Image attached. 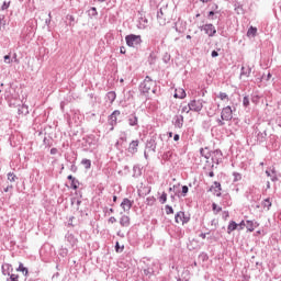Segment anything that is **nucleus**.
I'll list each match as a JSON object with an SVG mask.
<instances>
[{"mask_svg":"<svg viewBox=\"0 0 281 281\" xmlns=\"http://www.w3.org/2000/svg\"><path fill=\"white\" fill-rule=\"evenodd\" d=\"M30 108L26 104L19 105L18 108V115H29Z\"/></svg>","mask_w":281,"mask_h":281,"instance_id":"obj_25","label":"nucleus"},{"mask_svg":"<svg viewBox=\"0 0 281 281\" xmlns=\"http://www.w3.org/2000/svg\"><path fill=\"white\" fill-rule=\"evenodd\" d=\"M190 214H186V212L183 211H179L176 215H175V222L176 223H182V225H188V223H190Z\"/></svg>","mask_w":281,"mask_h":281,"instance_id":"obj_6","label":"nucleus"},{"mask_svg":"<svg viewBox=\"0 0 281 281\" xmlns=\"http://www.w3.org/2000/svg\"><path fill=\"white\" fill-rule=\"evenodd\" d=\"M137 27L138 30H146L148 27V20L146 16L138 18Z\"/></svg>","mask_w":281,"mask_h":281,"instance_id":"obj_19","label":"nucleus"},{"mask_svg":"<svg viewBox=\"0 0 281 281\" xmlns=\"http://www.w3.org/2000/svg\"><path fill=\"white\" fill-rule=\"evenodd\" d=\"M183 122L184 120L182 114H176L171 121L175 128H183Z\"/></svg>","mask_w":281,"mask_h":281,"instance_id":"obj_13","label":"nucleus"},{"mask_svg":"<svg viewBox=\"0 0 281 281\" xmlns=\"http://www.w3.org/2000/svg\"><path fill=\"white\" fill-rule=\"evenodd\" d=\"M188 192H190V188L182 186L181 196H188Z\"/></svg>","mask_w":281,"mask_h":281,"instance_id":"obj_52","label":"nucleus"},{"mask_svg":"<svg viewBox=\"0 0 281 281\" xmlns=\"http://www.w3.org/2000/svg\"><path fill=\"white\" fill-rule=\"evenodd\" d=\"M133 177L135 178V179H137L138 177H142V167H139V165H135L134 167H133Z\"/></svg>","mask_w":281,"mask_h":281,"instance_id":"obj_33","label":"nucleus"},{"mask_svg":"<svg viewBox=\"0 0 281 281\" xmlns=\"http://www.w3.org/2000/svg\"><path fill=\"white\" fill-rule=\"evenodd\" d=\"M213 151L209 149V151L204 153V159H210V157H212Z\"/></svg>","mask_w":281,"mask_h":281,"instance_id":"obj_62","label":"nucleus"},{"mask_svg":"<svg viewBox=\"0 0 281 281\" xmlns=\"http://www.w3.org/2000/svg\"><path fill=\"white\" fill-rule=\"evenodd\" d=\"M8 177V181H10V183H14V181H16V179H19V177H16V175H14V172H9L7 175Z\"/></svg>","mask_w":281,"mask_h":281,"instance_id":"obj_39","label":"nucleus"},{"mask_svg":"<svg viewBox=\"0 0 281 281\" xmlns=\"http://www.w3.org/2000/svg\"><path fill=\"white\" fill-rule=\"evenodd\" d=\"M157 19L159 25H166V19H164V8H160L157 12Z\"/></svg>","mask_w":281,"mask_h":281,"instance_id":"obj_27","label":"nucleus"},{"mask_svg":"<svg viewBox=\"0 0 281 281\" xmlns=\"http://www.w3.org/2000/svg\"><path fill=\"white\" fill-rule=\"evenodd\" d=\"M186 90L183 88H178L176 89V92L173 94V98H178L179 100H183L186 99Z\"/></svg>","mask_w":281,"mask_h":281,"instance_id":"obj_23","label":"nucleus"},{"mask_svg":"<svg viewBox=\"0 0 281 281\" xmlns=\"http://www.w3.org/2000/svg\"><path fill=\"white\" fill-rule=\"evenodd\" d=\"M120 225H121V227H130L131 217H128L127 215H122L120 218Z\"/></svg>","mask_w":281,"mask_h":281,"instance_id":"obj_24","label":"nucleus"},{"mask_svg":"<svg viewBox=\"0 0 281 281\" xmlns=\"http://www.w3.org/2000/svg\"><path fill=\"white\" fill-rule=\"evenodd\" d=\"M31 276L27 281H38V272H34V274Z\"/></svg>","mask_w":281,"mask_h":281,"instance_id":"obj_53","label":"nucleus"},{"mask_svg":"<svg viewBox=\"0 0 281 281\" xmlns=\"http://www.w3.org/2000/svg\"><path fill=\"white\" fill-rule=\"evenodd\" d=\"M126 139H127L126 132L121 133L120 142H126Z\"/></svg>","mask_w":281,"mask_h":281,"instance_id":"obj_60","label":"nucleus"},{"mask_svg":"<svg viewBox=\"0 0 281 281\" xmlns=\"http://www.w3.org/2000/svg\"><path fill=\"white\" fill-rule=\"evenodd\" d=\"M116 98H117V94L115 93V91H110L105 94V100H109L110 104H113Z\"/></svg>","mask_w":281,"mask_h":281,"instance_id":"obj_29","label":"nucleus"},{"mask_svg":"<svg viewBox=\"0 0 281 281\" xmlns=\"http://www.w3.org/2000/svg\"><path fill=\"white\" fill-rule=\"evenodd\" d=\"M212 210L213 212H216V214H218V212H223V207L218 206L216 203L212 204Z\"/></svg>","mask_w":281,"mask_h":281,"instance_id":"obj_50","label":"nucleus"},{"mask_svg":"<svg viewBox=\"0 0 281 281\" xmlns=\"http://www.w3.org/2000/svg\"><path fill=\"white\" fill-rule=\"evenodd\" d=\"M165 211H166V214H168V215L175 214V209H172V206H170L168 204L165 206Z\"/></svg>","mask_w":281,"mask_h":281,"instance_id":"obj_51","label":"nucleus"},{"mask_svg":"<svg viewBox=\"0 0 281 281\" xmlns=\"http://www.w3.org/2000/svg\"><path fill=\"white\" fill-rule=\"evenodd\" d=\"M234 117V111L232 110V106L227 105L222 109L221 112V119L225 120V122L232 121Z\"/></svg>","mask_w":281,"mask_h":281,"instance_id":"obj_8","label":"nucleus"},{"mask_svg":"<svg viewBox=\"0 0 281 281\" xmlns=\"http://www.w3.org/2000/svg\"><path fill=\"white\" fill-rule=\"evenodd\" d=\"M261 205H262V207H267V210H271V205H272L271 199L270 198L265 199L261 202Z\"/></svg>","mask_w":281,"mask_h":281,"instance_id":"obj_34","label":"nucleus"},{"mask_svg":"<svg viewBox=\"0 0 281 281\" xmlns=\"http://www.w3.org/2000/svg\"><path fill=\"white\" fill-rule=\"evenodd\" d=\"M200 30L201 32L204 31L205 34H207V36H210L211 38L216 35V27L212 23L200 26Z\"/></svg>","mask_w":281,"mask_h":281,"instance_id":"obj_10","label":"nucleus"},{"mask_svg":"<svg viewBox=\"0 0 281 281\" xmlns=\"http://www.w3.org/2000/svg\"><path fill=\"white\" fill-rule=\"evenodd\" d=\"M238 229V223L231 221L227 226V234H232V232H236Z\"/></svg>","mask_w":281,"mask_h":281,"instance_id":"obj_30","label":"nucleus"},{"mask_svg":"<svg viewBox=\"0 0 281 281\" xmlns=\"http://www.w3.org/2000/svg\"><path fill=\"white\" fill-rule=\"evenodd\" d=\"M209 8L211 9V11L207 14V19H210L211 21H214V19H218V14H221V10L218 9V4L212 3V4L209 5Z\"/></svg>","mask_w":281,"mask_h":281,"instance_id":"obj_9","label":"nucleus"},{"mask_svg":"<svg viewBox=\"0 0 281 281\" xmlns=\"http://www.w3.org/2000/svg\"><path fill=\"white\" fill-rule=\"evenodd\" d=\"M250 100H251L252 104H258V102H260V95L251 94Z\"/></svg>","mask_w":281,"mask_h":281,"instance_id":"obj_49","label":"nucleus"},{"mask_svg":"<svg viewBox=\"0 0 281 281\" xmlns=\"http://www.w3.org/2000/svg\"><path fill=\"white\" fill-rule=\"evenodd\" d=\"M138 147H139V140L138 139L132 140L128 146V153H131V155H135V153H137Z\"/></svg>","mask_w":281,"mask_h":281,"instance_id":"obj_20","label":"nucleus"},{"mask_svg":"<svg viewBox=\"0 0 281 281\" xmlns=\"http://www.w3.org/2000/svg\"><path fill=\"white\" fill-rule=\"evenodd\" d=\"M233 7L236 14H245V10L243 9V4H240V2H233Z\"/></svg>","mask_w":281,"mask_h":281,"instance_id":"obj_28","label":"nucleus"},{"mask_svg":"<svg viewBox=\"0 0 281 281\" xmlns=\"http://www.w3.org/2000/svg\"><path fill=\"white\" fill-rule=\"evenodd\" d=\"M134 203L135 202L131 201L128 198H124L121 203V207H122L123 212H131V207H133Z\"/></svg>","mask_w":281,"mask_h":281,"instance_id":"obj_16","label":"nucleus"},{"mask_svg":"<svg viewBox=\"0 0 281 281\" xmlns=\"http://www.w3.org/2000/svg\"><path fill=\"white\" fill-rule=\"evenodd\" d=\"M203 104H205V101H203V99H193L188 103L189 111H193L194 113H201V111H203Z\"/></svg>","mask_w":281,"mask_h":281,"instance_id":"obj_5","label":"nucleus"},{"mask_svg":"<svg viewBox=\"0 0 281 281\" xmlns=\"http://www.w3.org/2000/svg\"><path fill=\"white\" fill-rule=\"evenodd\" d=\"M156 82L157 81L153 80L150 76H146L145 79L139 83V95L145 98L146 101L150 100V90L155 87Z\"/></svg>","mask_w":281,"mask_h":281,"instance_id":"obj_1","label":"nucleus"},{"mask_svg":"<svg viewBox=\"0 0 281 281\" xmlns=\"http://www.w3.org/2000/svg\"><path fill=\"white\" fill-rule=\"evenodd\" d=\"M166 201H168V193L162 192V194L159 196V203H161V205H164L166 203Z\"/></svg>","mask_w":281,"mask_h":281,"instance_id":"obj_42","label":"nucleus"},{"mask_svg":"<svg viewBox=\"0 0 281 281\" xmlns=\"http://www.w3.org/2000/svg\"><path fill=\"white\" fill-rule=\"evenodd\" d=\"M155 271H157V263L155 262L148 263L143 270L144 276H147L148 278H150V276H155Z\"/></svg>","mask_w":281,"mask_h":281,"instance_id":"obj_11","label":"nucleus"},{"mask_svg":"<svg viewBox=\"0 0 281 281\" xmlns=\"http://www.w3.org/2000/svg\"><path fill=\"white\" fill-rule=\"evenodd\" d=\"M122 115V112L120 110H114L111 115H109L110 126H117V117ZM113 131V128H111Z\"/></svg>","mask_w":281,"mask_h":281,"instance_id":"obj_12","label":"nucleus"},{"mask_svg":"<svg viewBox=\"0 0 281 281\" xmlns=\"http://www.w3.org/2000/svg\"><path fill=\"white\" fill-rule=\"evenodd\" d=\"M257 142L258 144H265L267 142V131L257 133Z\"/></svg>","mask_w":281,"mask_h":281,"instance_id":"obj_26","label":"nucleus"},{"mask_svg":"<svg viewBox=\"0 0 281 281\" xmlns=\"http://www.w3.org/2000/svg\"><path fill=\"white\" fill-rule=\"evenodd\" d=\"M223 200L226 201V205H232V202L229 201V194L223 195Z\"/></svg>","mask_w":281,"mask_h":281,"instance_id":"obj_61","label":"nucleus"},{"mask_svg":"<svg viewBox=\"0 0 281 281\" xmlns=\"http://www.w3.org/2000/svg\"><path fill=\"white\" fill-rule=\"evenodd\" d=\"M71 172H78V166H76V161H72V165L70 166Z\"/></svg>","mask_w":281,"mask_h":281,"instance_id":"obj_59","label":"nucleus"},{"mask_svg":"<svg viewBox=\"0 0 281 281\" xmlns=\"http://www.w3.org/2000/svg\"><path fill=\"white\" fill-rule=\"evenodd\" d=\"M260 224L256 221L248 220L246 221V228L248 232H254L256 227H258Z\"/></svg>","mask_w":281,"mask_h":281,"instance_id":"obj_21","label":"nucleus"},{"mask_svg":"<svg viewBox=\"0 0 281 281\" xmlns=\"http://www.w3.org/2000/svg\"><path fill=\"white\" fill-rule=\"evenodd\" d=\"M240 76H246V78H249V76H251V68L248 67L245 69V67H241Z\"/></svg>","mask_w":281,"mask_h":281,"instance_id":"obj_36","label":"nucleus"},{"mask_svg":"<svg viewBox=\"0 0 281 281\" xmlns=\"http://www.w3.org/2000/svg\"><path fill=\"white\" fill-rule=\"evenodd\" d=\"M16 271H22V273H24L25 278H27V276H34V272L27 270V268L25 266H23V262L19 263Z\"/></svg>","mask_w":281,"mask_h":281,"instance_id":"obj_22","label":"nucleus"},{"mask_svg":"<svg viewBox=\"0 0 281 281\" xmlns=\"http://www.w3.org/2000/svg\"><path fill=\"white\" fill-rule=\"evenodd\" d=\"M162 61L166 63V65H168V63H170V54L165 53L162 56Z\"/></svg>","mask_w":281,"mask_h":281,"instance_id":"obj_55","label":"nucleus"},{"mask_svg":"<svg viewBox=\"0 0 281 281\" xmlns=\"http://www.w3.org/2000/svg\"><path fill=\"white\" fill-rule=\"evenodd\" d=\"M258 34V29L255 26H250L247 31L248 38H256V35Z\"/></svg>","mask_w":281,"mask_h":281,"instance_id":"obj_31","label":"nucleus"},{"mask_svg":"<svg viewBox=\"0 0 281 281\" xmlns=\"http://www.w3.org/2000/svg\"><path fill=\"white\" fill-rule=\"evenodd\" d=\"M128 126H132L133 128H139V117L137 116L136 112L131 113L126 117Z\"/></svg>","mask_w":281,"mask_h":281,"instance_id":"obj_7","label":"nucleus"},{"mask_svg":"<svg viewBox=\"0 0 281 281\" xmlns=\"http://www.w3.org/2000/svg\"><path fill=\"white\" fill-rule=\"evenodd\" d=\"M212 162L213 164H221V159H223V151H221V149H215L212 154Z\"/></svg>","mask_w":281,"mask_h":281,"instance_id":"obj_17","label":"nucleus"},{"mask_svg":"<svg viewBox=\"0 0 281 281\" xmlns=\"http://www.w3.org/2000/svg\"><path fill=\"white\" fill-rule=\"evenodd\" d=\"M81 166H83L86 170L91 169V159L83 158L81 160Z\"/></svg>","mask_w":281,"mask_h":281,"instance_id":"obj_35","label":"nucleus"},{"mask_svg":"<svg viewBox=\"0 0 281 281\" xmlns=\"http://www.w3.org/2000/svg\"><path fill=\"white\" fill-rule=\"evenodd\" d=\"M114 249H115L116 254H122L124 251V246L120 247V241H116Z\"/></svg>","mask_w":281,"mask_h":281,"instance_id":"obj_47","label":"nucleus"},{"mask_svg":"<svg viewBox=\"0 0 281 281\" xmlns=\"http://www.w3.org/2000/svg\"><path fill=\"white\" fill-rule=\"evenodd\" d=\"M238 225V232H240V231H243V229H245V227H247V224L245 223V221H241L239 224H237Z\"/></svg>","mask_w":281,"mask_h":281,"instance_id":"obj_58","label":"nucleus"},{"mask_svg":"<svg viewBox=\"0 0 281 281\" xmlns=\"http://www.w3.org/2000/svg\"><path fill=\"white\" fill-rule=\"evenodd\" d=\"M259 200L260 195H257V198L251 196L250 199L251 206L255 207L256 210H260V203H258Z\"/></svg>","mask_w":281,"mask_h":281,"instance_id":"obj_32","label":"nucleus"},{"mask_svg":"<svg viewBox=\"0 0 281 281\" xmlns=\"http://www.w3.org/2000/svg\"><path fill=\"white\" fill-rule=\"evenodd\" d=\"M173 29L176 30V32H178V34H184L186 30H188V24L181 20H178L175 23Z\"/></svg>","mask_w":281,"mask_h":281,"instance_id":"obj_14","label":"nucleus"},{"mask_svg":"<svg viewBox=\"0 0 281 281\" xmlns=\"http://www.w3.org/2000/svg\"><path fill=\"white\" fill-rule=\"evenodd\" d=\"M10 278L7 279V281H19V274H9Z\"/></svg>","mask_w":281,"mask_h":281,"instance_id":"obj_57","label":"nucleus"},{"mask_svg":"<svg viewBox=\"0 0 281 281\" xmlns=\"http://www.w3.org/2000/svg\"><path fill=\"white\" fill-rule=\"evenodd\" d=\"M199 259L202 260V262H207V260H210V257L207 256V252H201L199 255Z\"/></svg>","mask_w":281,"mask_h":281,"instance_id":"obj_45","label":"nucleus"},{"mask_svg":"<svg viewBox=\"0 0 281 281\" xmlns=\"http://www.w3.org/2000/svg\"><path fill=\"white\" fill-rule=\"evenodd\" d=\"M125 43L127 47H137L138 45H142V35L136 34H130L125 36Z\"/></svg>","mask_w":281,"mask_h":281,"instance_id":"obj_4","label":"nucleus"},{"mask_svg":"<svg viewBox=\"0 0 281 281\" xmlns=\"http://www.w3.org/2000/svg\"><path fill=\"white\" fill-rule=\"evenodd\" d=\"M217 98H220V100H222V101H225V100L229 101V95L225 92H220Z\"/></svg>","mask_w":281,"mask_h":281,"instance_id":"obj_48","label":"nucleus"},{"mask_svg":"<svg viewBox=\"0 0 281 281\" xmlns=\"http://www.w3.org/2000/svg\"><path fill=\"white\" fill-rule=\"evenodd\" d=\"M143 190H144L145 194H148L150 192L151 188L150 187H144Z\"/></svg>","mask_w":281,"mask_h":281,"instance_id":"obj_64","label":"nucleus"},{"mask_svg":"<svg viewBox=\"0 0 281 281\" xmlns=\"http://www.w3.org/2000/svg\"><path fill=\"white\" fill-rule=\"evenodd\" d=\"M78 186H80V181L75 178V180H72L71 183H70V188L72 190H78Z\"/></svg>","mask_w":281,"mask_h":281,"instance_id":"obj_44","label":"nucleus"},{"mask_svg":"<svg viewBox=\"0 0 281 281\" xmlns=\"http://www.w3.org/2000/svg\"><path fill=\"white\" fill-rule=\"evenodd\" d=\"M156 201H157V199H155V196H148L146 199V205L153 206V205H155Z\"/></svg>","mask_w":281,"mask_h":281,"instance_id":"obj_43","label":"nucleus"},{"mask_svg":"<svg viewBox=\"0 0 281 281\" xmlns=\"http://www.w3.org/2000/svg\"><path fill=\"white\" fill-rule=\"evenodd\" d=\"M222 190L223 188L221 187V182L214 181L213 186H211V188L209 189V192H214L215 196H222Z\"/></svg>","mask_w":281,"mask_h":281,"instance_id":"obj_15","label":"nucleus"},{"mask_svg":"<svg viewBox=\"0 0 281 281\" xmlns=\"http://www.w3.org/2000/svg\"><path fill=\"white\" fill-rule=\"evenodd\" d=\"M170 157H172V154H171L170 151H166V153H164V155H162V159H164L165 161H169Z\"/></svg>","mask_w":281,"mask_h":281,"instance_id":"obj_56","label":"nucleus"},{"mask_svg":"<svg viewBox=\"0 0 281 281\" xmlns=\"http://www.w3.org/2000/svg\"><path fill=\"white\" fill-rule=\"evenodd\" d=\"M150 91H151V93H153L154 95H156L157 98H158V95L161 94L160 91H159V89H157V82L154 85V87H151Z\"/></svg>","mask_w":281,"mask_h":281,"instance_id":"obj_46","label":"nucleus"},{"mask_svg":"<svg viewBox=\"0 0 281 281\" xmlns=\"http://www.w3.org/2000/svg\"><path fill=\"white\" fill-rule=\"evenodd\" d=\"M10 8V1H4L2 7H1V10H8Z\"/></svg>","mask_w":281,"mask_h":281,"instance_id":"obj_63","label":"nucleus"},{"mask_svg":"<svg viewBox=\"0 0 281 281\" xmlns=\"http://www.w3.org/2000/svg\"><path fill=\"white\" fill-rule=\"evenodd\" d=\"M243 106H245V109H247V106H249V95L244 97Z\"/></svg>","mask_w":281,"mask_h":281,"instance_id":"obj_54","label":"nucleus"},{"mask_svg":"<svg viewBox=\"0 0 281 281\" xmlns=\"http://www.w3.org/2000/svg\"><path fill=\"white\" fill-rule=\"evenodd\" d=\"M88 15L90 16V19H93V16H98V9H95L94 7L90 8L88 10Z\"/></svg>","mask_w":281,"mask_h":281,"instance_id":"obj_38","label":"nucleus"},{"mask_svg":"<svg viewBox=\"0 0 281 281\" xmlns=\"http://www.w3.org/2000/svg\"><path fill=\"white\" fill-rule=\"evenodd\" d=\"M65 238L67 240V243H69L70 246L76 247L77 243H78V238H76V236L71 233H67L65 235Z\"/></svg>","mask_w":281,"mask_h":281,"instance_id":"obj_18","label":"nucleus"},{"mask_svg":"<svg viewBox=\"0 0 281 281\" xmlns=\"http://www.w3.org/2000/svg\"><path fill=\"white\" fill-rule=\"evenodd\" d=\"M233 177H234L233 183H238V181H240L243 179V175L240 172H236V171L233 172Z\"/></svg>","mask_w":281,"mask_h":281,"instance_id":"obj_37","label":"nucleus"},{"mask_svg":"<svg viewBox=\"0 0 281 281\" xmlns=\"http://www.w3.org/2000/svg\"><path fill=\"white\" fill-rule=\"evenodd\" d=\"M66 19L69 21L70 27H74L76 25V18L71 14L66 15Z\"/></svg>","mask_w":281,"mask_h":281,"instance_id":"obj_40","label":"nucleus"},{"mask_svg":"<svg viewBox=\"0 0 281 281\" xmlns=\"http://www.w3.org/2000/svg\"><path fill=\"white\" fill-rule=\"evenodd\" d=\"M159 142L161 146L159 147V151L164 150V135L162 134H153L149 139L146 142V149L151 150V153H157V146H159Z\"/></svg>","mask_w":281,"mask_h":281,"instance_id":"obj_3","label":"nucleus"},{"mask_svg":"<svg viewBox=\"0 0 281 281\" xmlns=\"http://www.w3.org/2000/svg\"><path fill=\"white\" fill-rule=\"evenodd\" d=\"M10 265H2V274L3 276H10Z\"/></svg>","mask_w":281,"mask_h":281,"instance_id":"obj_41","label":"nucleus"},{"mask_svg":"<svg viewBox=\"0 0 281 281\" xmlns=\"http://www.w3.org/2000/svg\"><path fill=\"white\" fill-rule=\"evenodd\" d=\"M99 138L94 134L86 135L81 139L83 153H93L98 148Z\"/></svg>","mask_w":281,"mask_h":281,"instance_id":"obj_2","label":"nucleus"}]
</instances>
